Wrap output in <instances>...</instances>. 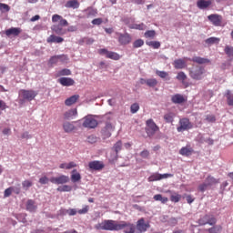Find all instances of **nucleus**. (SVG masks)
Returning <instances> with one entry per match:
<instances>
[{"mask_svg":"<svg viewBox=\"0 0 233 233\" xmlns=\"http://www.w3.org/2000/svg\"><path fill=\"white\" fill-rule=\"evenodd\" d=\"M96 230H107L109 232H119L123 230L124 233H136V225L127 221L105 219L100 223L95 225Z\"/></svg>","mask_w":233,"mask_h":233,"instance_id":"1","label":"nucleus"},{"mask_svg":"<svg viewBox=\"0 0 233 233\" xmlns=\"http://www.w3.org/2000/svg\"><path fill=\"white\" fill-rule=\"evenodd\" d=\"M36 96H37V92L35 90L21 89L18 92V103L19 105H25L26 101H34Z\"/></svg>","mask_w":233,"mask_h":233,"instance_id":"2","label":"nucleus"},{"mask_svg":"<svg viewBox=\"0 0 233 233\" xmlns=\"http://www.w3.org/2000/svg\"><path fill=\"white\" fill-rule=\"evenodd\" d=\"M146 133L148 137L156 136V132H159V127L154 122V119L149 118L146 121Z\"/></svg>","mask_w":233,"mask_h":233,"instance_id":"3","label":"nucleus"},{"mask_svg":"<svg viewBox=\"0 0 233 233\" xmlns=\"http://www.w3.org/2000/svg\"><path fill=\"white\" fill-rule=\"evenodd\" d=\"M179 127H177V132H185L193 128L190 119L184 117L180 118L178 122Z\"/></svg>","mask_w":233,"mask_h":233,"instance_id":"4","label":"nucleus"},{"mask_svg":"<svg viewBox=\"0 0 233 233\" xmlns=\"http://www.w3.org/2000/svg\"><path fill=\"white\" fill-rule=\"evenodd\" d=\"M150 228V223L145 222V218H141L137 221L136 233H144Z\"/></svg>","mask_w":233,"mask_h":233,"instance_id":"5","label":"nucleus"},{"mask_svg":"<svg viewBox=\"0 0 233 233\" xmlns=\"http://www.w3.org/2000/svg\"><path fill=\"white\" fill-rule=\"evenodd\" d=\"M168 177H174V175L165 173V174H159V173H154L147 178V181L149 183H152L154 181H161V179H168Z\"/></svg>","mask_w":233,"mask_h":233,"instance_id":"6","label":"nucleus"},{"mask_svg":"<svg viewBox=\"0 0 233 233\" xmlns=\"http://www.w3.org/2000/svg\"><path fill=\"white\" fill-rule=\"evenodd\" d=\"M50 182L54 185H66V183L70 182V177L66 175H61L59 177H52L50 178Z\"/></svg>","mask_w":233,"mask_h":233,"instance_id":"7","label":"nucleus"},{"mask_svg":"<svg viewBox=\"0 0 233 233\" xmlns=\"http://www.w3.org/2000/svg\"><path fill=\"white\" fill-rule=\"evenodd\" d=\"M208 19L211 22L213 26H221V23H223V16L218 14H211L208 15Z\"/></svg>","mask_w":233,"mask_h":233,"instance_id":"8","label":"nucleus"},{"mask_svg":"<svg viewBox=\"0 0 233 233\" xmlns=\"http://www.w3.org/2000/svg\"><path fill=\"white\" fill-rule=\"evenodd\" d=\"M83 127L85 128H96L97 127V120L92 116H87L84 118Z\"/></svg>","mask_w":233,"mask_h":233,"instance_id":"9","label":"nucleus"},{"mask_svg":"<svg viewBox=\"0 0 233 233\" xmlns=\"http://www.w3.org/2000/svg\"><path fill=\"white\" fill-rule=\"evenodd\" d=\"M204 73L205 68L198 66L196 69L190 71L189 76L190 77H192V79H197L198 81H199V79H201V76H203Z\"/></svg>","mask_w":233,"mask_h":233,"instance_id":"10","label":"nucleus"},{"mask_svg":"<svg viewBox=\"0 0 233 233\" xmlns=\"http://www.w3.org/2000/svg\"><path fill=\"white\" fill-rule=\"evenodd\" d=\"M89 170H103L105 168V164L99 160H94L88 163Z\"/></svg>","mask_w":233,"mask_h":233,"instance_id":"11","label":"nucleus"},{"mask_svg":"<svg viewBox=\"0 0 233 233\" xmlns=\"http://www.w3.org/2000/svg\"><path fill=\"white\" fill-rule=\"evenodd\" d=\"M114 130H116V127H114L112 123L106 122L105 127L102 129V134L105 136V137H110Z\"/></svg>","mask_w":233,"mask_h":233,"instance_id":"12","label":"nucleus"},{"mask_svg":"<svg viewBox=\"0 0 233 233\" xmlns=\"http://www.w3.org/2000/svg\"><path fill=\"white\" fill-rule=\"evenodd\" d=\"M118 42L120 45H130L132 43V36L128 33L119 34Z\"/></svg>","mask_w":233,"mask_h":233,"instance_id":"13","label":"nucleus"},{"mask_svg":"<svg viewBox=\"0 0 233 233\" xmlns=\"http://www.w3.org/2000/svg\"><path fill=\"white\" fill-rule=\"evenodd\" d=\"M197 6L199 10H208L212 6V0H198L197 2Z\"/></svg>","mask_w":233,"mask_h":233,"instance_id":"14","label":"nucleus"},{"mask_svg":"<svg viewBox=\"0 0 233 233\" xmlns=\"http://www.w3.org/2000/svg\"><path fill=\"white\" fill-rule=\"evenodd\" d=\"M180 156H185L186 157H189V156H192L194 154V148L190 147V145H187L186 147H183L179 150Z\"/></svg>","mask_w":233,"mask_h":233,"instance_id":"15","label":"nucleus"},{"mask_svg":"<svg viewBox=\"0 0 233 233\" xmlns=\"http://www.w3.org/2000/svg\"><path fill=\"white\" fill-rule=\"evenodd\" d=\"M52 22L59 23V26H68V21H66V19H64L63 16L59 15H54L52 16Z\"/></svg>","mask_w":233,"mask_h":233,"instance_id":"16","label":"nucleus"},{"mask_svg":"<svg viewBox=\"0 0 233 233\" xmlns=\"http://www.w3.org/2000/svg\"><path fill=\"white\" fill-rule=\"evenodd\" d=\"M58 83H60L62 86H74V85H76V81L71 77H61L58 79Z\"/></svg>","mask_w":233,"mask_h":233,"instance_id":"17","label":"nucleus"},{"mask_svg":"<svg viewBox=\"0 0 233 233\" xmlns=\"http://www.w3.org/2000/svg\"><path fill=\"white\" fill-rule=\"evenodd\" d=\"M193 63H197V65H210L212 61L208 58L201 57V56H194L191 58Z\"/></svg>","mask_w":233,"mask_h":233,"instance_id":"18","label":"nucleus"},{"mask_svg":"<svg viewBox=\"0 0 233 233\" xmlns=\"http://www.w3.org/2000/svg\"><path fill=\"white\" fill-rule=\"evenodd\" d=\"M171 101L175 105H181L187 101V98H185V96L181 94H176L171 97Z\"/></svg>","mask_w":233,"mask_h":233,"instance_id":"19","label":"nucleus"},{"mask_svg":"<svg viewBox=\"0 0 233 233\" xmlns=\"http://www.w3.org/2000/svg\"><path fill=\"white\" fill-rule=\"evenodd\" d=\"M19 34H21V28L19 27H11L5 30V35H7V37H10V35L16 37Z\"/></svg>","mask_w":233,"mask_h":233,"instance_id":"20","label":"nucleus"},{"mask_svg":"<svg viewBox=\"0 0 233 233\" xmlns=\"http://www.w3.org/2000/svg\"><path fill=\"white\" fill-rule=\"evenodd\" d=\"M78 99H79V95H74L65 100V105L66 106H72V105H76V103H77Z\"/></svg>","mask_w":233,"mask_h":233,"instance_id":"21","label":"nucleus"},{"mask_svg":"<svg viewBox=\"0 0 233 233\" xmlns=\"http://www.w3.org/2000/svg\"><path fill=\"white\" fill-rule=\"evenodd\" d=\"M25 208L26 210H28V212H35V210H37V206L35 205V201L32 199L27 200Z\"/></svg>","mask_w":233,"mask_h":233,"instance_id":"22","label":"nucleus"},{"mask_svg":"<svg viewBox=\"0 0 233 233\" xmlns=\"http://www.w3.org/2000/svg\"><path fill=\"white\" fill-rule=\"evenodd\" d=\"M81 179V173L77 169H73L71 171V181L73 183H77Z\"/></svg>","mask_w":233,"mask_h":233,"instance_id":"23","label":"nucleus"},{"mask_svg":"<svg viewBox=\"0 0 233 233\" xmlns=\"http://www.w3.org/2000/svg\"><path fill=\"white\" fill-rule=\"evenodd\" d=\"M173 65L177 70H183L187 66V63L183 59L175 60Z\"/></svg>","mask_w":233,"mask_h":233,"instance_id":"24","label":"nucleus"},{"mask_svg":"<svg viewBox=\"0 0 233 233\" xmlns=\"http://www.w3.org/2000/svg\"><path fill=\"white\" fill-rule=\"evenodd\" d=\"M63 129L66 134H70V132H74V130H76V126L70 122H66L63 124Z\"/></svg>","mask_w":233,"mask_h":233,"instance_id":"25","label":"nucleus"},{"mask_svg":"<svg viewBox=\"0 0 233 233\" xmlns=\"http://www.w3.org/2000/svg\"><path fill=\"white\" fill-rule=\"evenodd\" d=\"M79 1L77 0H69L66 3L65 6L66 8H73V10H76L79 8Z\"/></svg>","mask_w":233,"mask_h":233,"instance_id":"26","label":"nucleus"},{"mask_svg":"<svg viewBox=\"0 0 233 233\" xmlns=\"http://www.w3.org/2000/svg\"><path fill=\"white\" fill-rule=\"evenodd\" d=\"M77 167V164L76 162L72 161L69 163H62L59 165V168L65 169V170H70L72 168H76Z\"/></svg>","mask_w":233,"mask_h":233,"instance_id":"27","label":"nucleus"},{"mask_svg":"<svg viewBox=\"0 0 233 233\" xmlns=\"http://www.w3.org/2000/svg\"><path fill=\"white\" fill-rule=\"evenodd\" d=\"M77 116V109H70L64 113V119H72V117H76Z\"/></svg>","mask_w":233,"mask_h":233,"instance_id":"28","label":"nucleus"},{"mask_svg":"<svg viewBox=\"0 0 233 233\" xmlns=\"http://www.w3.org/2000/svg\"><path fill=\"white\" fill-rule=\"evenodd\" d=\"M47 43H63L65 39L61 36H56L54 35H51L47 39Z\"/></svg>","mask_w":233,"mask_h":233,"instance_id":"29","label":"nucleus"},{"mask_svg":"<svg viewBox=\"0 0 233 233\" xmlns=\"http://www.w3.org/2000/svg\"><path fill=\"white\" fill-rule=\"evenodd\" d=\"M51 29L55 34H57V35H65V34H66V31L63 30L61 25H53Z\"/></svg>","mask_w":233,"mask_h":233,"instance_id":"30","label":"nucleus"},{"mask_svg":"<svg viewBox=\"0 0 233 233\" xmlns=\"http://www.w3.org/2000/svg\"><path fill=\"white\" fill-rule=\"evenodd\" d=\"M206 184L208 185V187H212V185H218V183H219V180L216 179L214 177L212 176H208L206 180H205Z\"/></svg>","mask_w":233,"mask_h":233,"instance_id":"31","label":"nucleus"},{"mask_svg":"<svg viewBox=\"0 0 233 233\" xmlns=\"http://www.w3.org/2000/svg\"><path fill=\"white\" fill-rule=\"evenodd\" d=\"M225 97L227 98L228 106H233V94L230 90L226 91Z\"/></svg>","mask_w":233,"mask_h":233,"instance_id":"32","label":"nucleus"},{"mask_svg":"<svg viewBox=\"0 0 233 233\" xmlns=\"http://www.w3.org/2000/svg\"><path fill=\"white\" fill-rule=\"evenodd\" d=\"M208 233H220L223 230V227L221 225H214L213 227L206 229Z\"/></svg>","mask_w":233,"mask_h":233,"instance_id":"33","label":"nucleus"},{"mask_svg":"<svg viewBox=\"0 0 233 233\" xmlns=\"http://www.w3.org/2000/svg\"><path fill=\"white\" fill-rule=\"evenodd\" d=\"M106 57L107 59H114V61H119V59H121V56H119V54L112 51H108Z\"/></svg>","mask_w":233,"mask_h":233,"instance_id":"34","label":"nucleus"},{"mask_svg":"<svg viewBox=\"0 0 233 233\" xmlns=\"http://www.w3.org/2000/svg\"><path fill=\"white\" fill-rule=\"evenodd\" d=\"M129 28H131L132 30H147V25L144 23L133 24L129 25Z\"/></svg>","mask_w":233,"mask_h":233,"instance_id":"35","label":"nucleus"},{"mask_svg":"<svg viewBox=\"0 0 233 233\" xmlns=\"http://www.w3.org/2000/svg\"><path fill=\"white\" fill-rule=\"evenodd\" d=\"M153 199H155V201H160L161 203L165 204L168 202V198L167 197H163V195L161 194H157L153 197Z\"/></svg>","mask_w":233,"mask_h":233,"instance_id":"36","label":"nucleus"},{"mask_svg":"<svg viewBox=\"0 0 233 233\" xmlns=\"http://www.w3.org/2000/svg\"><path fill=\"white\" fill-rule=\"evenodd\" d=\"M57 192H72V186L63 185L56 188Z\"/></svg>","mask_w":233,"mask_h":233,"instance_id":"37","label":"nucleus"},{"mask_svg":"<svg viewBox=\"0 0 233 233\" xmlns=\"http://www.w3.org/2000/svg\"><path fill=\"white\" fill-rule=\"evenodd\" d=\"M170 201H172V203H179L181 201V195H179V193H173L170 196Z\"/></svg>","mask_w":233,"mask_h":233,"instance_id":"38","label":"nucleus"},{"mask_svg":"<svg viewBox=\"0 0 233 233\" xmlns=\"http://www.w3.org/2000/svg\"><path fill=\"white\" fill-rule=\"evenodd\" d=\"M121 148H123V142H121V140H118L113 147V152L119 154V152H121Z\"/></svg>","mask_w":233,"mask_h":233,"instance_id":"39","label":"nucleus"},{"mask_svg":"<svg viewBox=\"0 0 233 233\" xmlns=\"http://www.w3.org/2000/svg\"><path fill=\"white\" fill-rule=\"evenodd\" d=\"M147 46H152V48L157 49L161 46V43L158 41H146Z\"/></svg>","mask_w":233,"mask_h":233,"instance_id":"40","label":"nucleus"},{"mask_svg":"<svg viewBox=\"0 0 233 233\" xmlns=\"http://www.w3.org/2000/svg\"><path fill=\"white\" fill-rule=\"evenodd\" d=\"M144 36L146 37V39H154L156 37V31L147 30L145 32Z\"/></svg>","mask_w":233,"mask_h":233,"instance_id":"41","label":"nucleus"},{"mask_svg":"<svg viewBox=\"0 0 233 233\" xmlns=\"http://www.w3.org/2000/svg\"><path fill=\"white\" fill-rule=\"evenodd\" d=\"M147 86L150 88H154V86H157V79L156 78H148L147 79Z\"/></svg>","mask_w":233,"mask_h":233,"instance_id":"42","label":"nucleus"},{"mask_svg":"<svg viewBox=\"0 0 233 233\" xmlns=\"http://www.w3.org/2000/svg\"><path fill=\"white\" fill-rule=\"evenodd\" d=\"M57 63H59V57L58 56H53L50 57L49 61H48V65L49 66H54V65H57Z\"/></svg>","mask_w":233,"mask_h":233,"instance_id":"43","label":"nucleus"},{"mask_svg":"<svg viewBox=\"0 0 233 233\" xmlns=\"http://www.w3.org/2000/svg\"><path fill=\"white\" fill-rule=\"evenodd\" d=\"M216 223H218V219L212 215H208V225L214 227Z\"/></svg>","mask_w":233,"mask_h":233,"instance_id":"44","label":"nucleus"},{"mask_svg":"<svg viewBox=\"0 0 233 233\" xmlns=\"http://www.w3.org/2000/svg\"><path fill=\"white\" fill-rule=\"evenodd\" d=\"M219 41H220L219 38L212 36V37L206 39V44L207 45H215V44L219 43Z\"/></svg>","mask_w":233,"mask_h":233,"instance_id":"45","label":"nucleus"},{"mask_svg":"<svg viewBox=\"0 0 233 233\" xmlns=\"http://www.w3.org/2000/svg\"><path fill=\"white\" fill-rule=\"evenodd\" d=\"M118 154L119 153H116L115 151L111 152L108 157L109 163H116V161H117Z\"/></svg>","mask_w":233,"mask_h":233,"instance_id":"46","label":"nucleus"},{"mask_svg":"<svg viewBox=\"0 0 233 233\" xmlns=\"http://www.w3.org/2000/svg\"><path fill=\"white\" fill-rule=\"evenodd\" d=\"M61 76H72V71H70V69L64 68L57 73L58 77Z\"/></svg>","mask_w":233,"mask_h":233,"instance_id":"47","label":"nucleus"},{"mask_svg":"<svg viewBox=\"0 0 233 233\" xmlns=\"http://www.w3.org/2000/svg\"><path fill=\"white\" fill-rule=\"evenodd\" d=\"M208 215H205L203 218L198 219V225L200 227H204L205 225H208Z\"/></svg>","mask_w":233,"mask_h":233,"instance_id":"48","label":"nucleus"},{"mask_svg":"<svg viewBox=\"0 0 233 233\" xmlns=\"http://www.w3.org/2000/svg\"><path fill=\"white\" fill-rule=\"evenodd\" d=\"M164 119L166 123H174V115L172 113H167L164 115Z\"/></svg>","mask_w":233,"mask_h":233,"instance_id":"49","label":"nucleus"},{"mask_svg":"<svg viewBox=\"0 0 233 233\" xmlns=\"http://www.w3.org/2000/svg\"><path fill=\"white\" fill-rule=\"evenodd\" d=\"M130 112L131 114H137L139 112V104L134 103L130 106Z\"/></svg>","mask_w":233,"mask_h":233,"instance_id":"50","label":"nucleus"},{"mask_svg":"<svg viewBox=\"0 0 233 233\" xmlns=\"http://www.w3.org/2000/svg\"><path fill=\"white\" fill-rule=\"evenodd\" d=\"M177 81H181L183 83L187 79V75L185 74V72L180 71L177 75Z\"/></svg>","mask_w":233,"mask_h":233,"instance_id":"51","label":"nucleus"},{"mask_svg":"<svg viewBox=\"0 0 233 233\" xmlns=\"http://www.w3.org/2000/svg\"><path fill=\"white\" fill-rule=\"evenodd\" d=\"M145 45V41L143 39H137L133 43V48H141Z\"/></svg>","mask_w":233,"mask_h":233,"instance_id":"52","label":"nucleus"},{"mask_svg":"<svg viewBox=\"0 0 233 233\" xmlns=\"http://www.w3.org/2000/svg\"><path fill=\"white\" fill-rule=\"evenodd\" d=\"M225 54L228 55V57H233V47L230 46H226L224 49Z\"/></svg>","mask_w":233,"mask_h":233,"instance_id":"53","label":"nucleus"},{"mask_svg":"<svg viewBox=\"0 0 233 233\" xmlns=\"http://www.w3.org/2000/svg\"><path fill=\"white\" fill-rule=\"evenodd\" d=\"M156 74L157 76H158V77H161V79H167V77L168 76V73L167 71L157 70Z\"/></svg>","mask_w":233,"mask_h":233,"instance_id":"54","label":"nucleus"},{"mask_svg":"<svg viewBox=\"0 0 233 233\" xmlns=\"http://www.w3.org/2000/svg\"><path fill=\"white\" fill-rule=\"evenodd\" d=\"M33 183L30 180H25L24 182H22V186L23 188H25V190H28L30 188V187H32Z\"/></svg>","mask_w":233,"mask_h":233,"instance_id":"55","label":"nucleus"},{"mask_svg":"<svg viewBox=\"0 0 233 233\" xmlns=\"http://www.w3.org/2000/svg\"><path fill=\"white\" fill-rule=\"evenodd\" d=\"M228 68H230V63L228 62L221 63L219 66V69L222 71L228 70Z\"/></svg>","mask_w":233,"mask_h":233,"instance_id":"56","label":"nucleus"},{"mask_svg":"<svg viewBox=\"0 0 233 233\" xmlns=\"http://www.w3.org/2000/svg\"><path fill=\"white\" fill-rule=\"evenodd\" d=\"M140 157H142L143 159H148L150 157V151L144 149L142 152H140Z\"/></svg>","mask_w":233,"mask_h":233,"instance_id":"57","label":"nucleus"},{"mask_svg":"<svg viewBox=\"0 0 233 233\" xmlns=\"http://www.w3.org/2000/svg\"><path fill=\"white\" fill-rule=\"evenodd\" d=\"M13 190H14V187H10L6 188L4 192V197L10 198V196H12V192H14Z\"/></svg>","mask_w":233,"mask_h":233,"instance_id":"58","label":"nucleus"},{"mask_svg":"<svg viewBox=\"0 0 233 233\" xmlns=\"http://www.w3.org/2000/svg\"><path fill=\"white\" fill-rule=\"evenodd\" d=\"M50 181V179L48 178V177L46 176H44V177H41L39 178V183L40 185H48V182Z\"/></svg>","mask_w":233,"mask_h":233,"instance_id":"59","label":"nucleus"},{"mask_svg":"<svg viewBox=\"0 0 233 233\" xmlns=\"http://www.w3.org/2000/svg\"><path fill=\"white\" fill-rule=\"evenodd\" d=\"M206 121H208V123H216V116L214 115L206 116Z\"/></svg>","mask_w":233,"mask_h":233,"instance_id":"60","label":"nucleus"},{"mask_svg":"<svg viewBox=\"0 0 233 233\" xmlns=\"http://www.w3.org/2000/svg\"><path fill=\"white\" fill-rule=\"evenodd\" d=\"M0 10L3 12H10V5L6 4L0 3Z\"/></svg>","mask_w":233,"mask_h":233,"instance_id":"61","label":"nucleus"},{"mask_svg":"<svg viewBox=\"0 0 233 233\" xmlns=\"http://www.w3.org/2000/svg\"><path fill=\"white\" fill-rule=\"evenodd\" d=\"M112 119H114V116H112V114L108 113V114H106L104 116V121L106 123H110L112 121Z\"/></svg>","mask_w":233,"mask_h":233,"instance_id":"62","label":"nucleus"},{"mask_svg":"<svg viewBox=\"0 0 233 233\" xmlns=\"http://www.w3.org/2000/svg\"><path fill=\"white\" fill-rule=\"evenodd\" d=\"M208 185L207 184V182H204L203 184H200L198 186V190L199 192H205V190H207V188H208Z\"/></svg>","mask_w":233,"mask_h":233,"instance_id":"63","label":"nucleus"},{"mask_svg":"<svg viewBox=\"0 0 233 233\" xmlns=\"http://www.w3.org/2000/svg\"><path fill=\"white\" fill-rule=\"evenodd\" d=\"M58 61H61V63H66L68 61V56L66 55H58Z\"/></svg>","mask_w":233,"mask_h":233,"instance_id":"64","label":"nucleus"}]
</instances>
